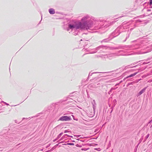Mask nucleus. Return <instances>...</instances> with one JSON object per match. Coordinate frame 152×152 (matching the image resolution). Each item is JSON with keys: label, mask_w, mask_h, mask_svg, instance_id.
Instances as JSON below:
<instances>
[{"label": "nucleus", "mask_w": 152, "mask_h": 152, "mask_svg": "<svg viewBox=\"0 0 152 152\" xmlns=\"http://www.w3.org/2000/svg\"><path fill=\"white\" fill-rule=\"evenodd\" d=\"M71 120V117H68L67 116H64L60 117L59 120V121H69Z\"/></svg>", "instance_id": "1"}, {"label": "nucleus", "mask_w": 152, "mask_h": 152, "mask_svg": "<svg viewBox=\"0 0 152 152\" xmlns=\"http://www.w3.org/2000/svg\"><path fill=\"white\" fill-rule=\"evenodd\" d=\"M69 27L71 29L75 28L76 29L79 28H83V27L82 26V23H78V26H75L73 25H69Z\"/></svg>", "instance_id": "2"}, {"label": "nucleus", "mask_w": 152, "mask_h": 152, "mask_svg": "<svg viewBox=\"0 0 152 152\" xmlns=\"http://www.w3.org/2000/svg\"><path fill=\"white\" fill-rule=\"evenodd\" d=\"M49 12L50 14H53L55 13L54 10L53 9H50L49 10Z\"/></svg>", "instance_id": "3"}, {"label": "nucleus", "mask_w": 152, "mask_h": 152, "mask_svg": "<svg viewBox=\"0 0 152 152\" xmlns=\"http://www.w3.org/2000/svg\"><path fill=\"white\" fill-rule=\"evenodd\" d=\"M145 89L144 88L142 90H141L139 92L140 95L142 93H143L145 91Z\"/></svg>", "instance_id": "4"}, {"label": "nucleus", "mask_w": 152, "mask_h": 152, "mask_svg": "<svg viewBox=\"0 0 152 152\" xmlns=\"http://www.w3.org/2000/svg\"><path fill=\"white\" fill-rule=\"evenodd\" d=\"M136 74H137V73H135L132 74L131 75H129V76H128L127 77H131L134 76H135Z\"/></svg>", "instance_id": "5"}, {"label": "nucleus", "mask_w": 152, "mask_h": 152, "mask_svg": "<svg viewBox=\"0 0 152 152\" xmlns=\"http://www.w3.org/2000/svg\"><path fill=\"white\" fill-rule=\"evenodd\" d=\"M67 145H74V144L73 143H67Z\"/></svg>", "instance_id": "6"}, {"label": "nucleus", "mask_w": 152, "mask_h": 152, "mask_svg": "<svg viewBox=\"0 0 152 152\" xmlns=\"http://www.w3.org/2000/svg\"><path fill=\"white\" fill-rule=\"evenodd\" d=\"M150 5L152 4V0H150Z\"/></svg>", "instance_id": "7"}, {"label": "nucleus", "mask_w": 152, "mask_h": 152, "mask_svg": "<svg viewBox=\"0 0 152 152\" xmlns=\"http://www.w3.org/2000/svg\"><path fill=\"white\" fill-rule=\"evenodd\" d=\"M78 144H77V145H76V146H77V147H78Z\"/></svg>", "instance_id": "8"}]
</instances>
